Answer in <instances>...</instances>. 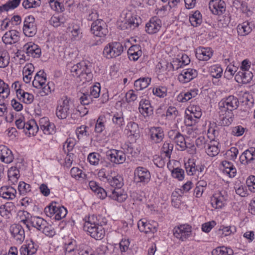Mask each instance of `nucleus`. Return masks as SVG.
I'll list each match as a JSON object with an SVG mask.
<instances>
[{
  "label": "nucleus",
  "instance_id": "nucleus-1",
  "mask_svg": "<svg viewBox=\"0 0 255 255\" xmlns=\"http://www.w3.org/2000/svg\"><path fill=\"white\" fill-rule=\"evenodd\" d=\"M97 217L93 215L90 216L87 221H86L83 228L92 238L100 240L104 238L105 231L102 225L97 222Z\"/></svg>",
  "mask_w": 255,
  "mask_h": 255
},
{
  "label": "nucleus",
  "instance_id": "nucleus-2",
  "mask_svg": "<svg viewBox=\"0 0 255 255\" xmlns=\"http://www.w3.org/2000/svg\"><path fill=\"white\" fill-rule=\"evenodd\" d=\"M91 30L94 36L99 38L97 40L95 39V42L91 43L92 46L101 44L104 41L109 32L108 26L102 19H97L93 21L91 25Z\"/></svg>",
  "mask_w": 255,
  "mask_h": 255
},
{
  "label": "nucleus",
  "instance_id": "nucleus-3",
  "mask_svg": "<svg viewBox=\"0 0 255 255\" xmlns=\"http://www.w3.org/2000/svg\"><path fill=\"white\" fill-rule=\"evenodd\" d=\"M240 163L247 169L255 170V148L251 147L240 155Z\"/></svg>",
  "mask_w": 255,
  "mask_h": 255
},
{
  "label": "nucleus",
  "instance_id": "nucleus-4",
  "mask_svg": "<svg viewBox=\"0 0 255 255\" xmlns=\"http://www.w3.org/2000/svg\"><path fill=\"white\" fill-rule=\"evenodd\" d=\"M123 51L124 47L122 44L120 42H114L105 47L103 54L108 59L114 58L121 55Z\"/></svg>",
  "mask_w": 255,
  "mask_h": 255
},
{
  "label": "nucleus",
  "instance_id": "nucleus-5",
  "mask_svg": "<svg viewBox=\"0 0 255 255\" xmlns=\"http://www.w3.org/2000/svg\"><path fill=\"white\" fill-rule=\"evenodd\" d=\"M15 125L18 129H23L25 134L28 136L34 135L38 130L34 120L25 123L22 119H19L15 121Z\"/></svg>",
  "mask_w": 255,
  "mask_h": 255
},
{
  "label": "nucleus",
  "instance_id": "nucleus-6",
  "mask_svg": "<svg viewBox=\"0 0 255 255\" xmlns=\"http://www.w3.org/2000/svg\"><path fill=\"white\" fill-rule=\"evenodd\" d=\"M71 109L69 100L67 99L59 101L56 108V115L59 119H65L71 113Z\"/></svg>",
  "mask_w": 255,
  "mask_h": 255
},
{
  "label": "nucleus",
  "instance_id": "nucleus-7",
  "mask_svg": "<svg viewBox=\"0 0 255 255\" xmlns=\"http://www.w3.org/2000/svg\"><path fill=\"white\" fill-rule=\"evenodd\" d=\"M238 103L239 100L237 98L233 96H230L219 103L220 110H222V112L226 111L232 112L233 111L237 109Z\"/></svg>",
  "mask_w": 255,
  "mask_h": 255
},
{
  "label": "nucleus",
  "instance_id": "nucleus-8",
  "mask_svg": "<svg viewBox=\"0 0 255 255\" xmlns=\"http://www.w3.org/2000/svg\"><path fill=\"white\" fill-rule=\"evenodd\" d=\"M21 222L25 225L29 230L31 229V227H33L40 231L42 227L46 224L45 220L37 216L27 217L25 219L21 220Z\"/></svg>",
  "mask_w": 255,
  "mask_h": 255
},
{
  "label": "nucleus",
  "instance_id": "nucleus-9",
  "mask_svg": "<svg viewBox=\"0 0 255 255\" xmlns=\"http://www.w3.org/2000/svg\"><path fill=\"white\" fill-rule=\"evenodd\" d=\"M23 31L28 37H32L37 32V27L35 24V18L32 15L26 17L23 22Z\"/></svg>",
  "mask_w": 255,
  "mask_h": 255
},
{
  "label": "nucleus",
  "instance_id": "nucleus-10",
  "mask_svg": "<svg viewBox=\"0 0 255 255\" xmlns=\"http://www.w3.org/2000/svg\"><path fill=\"white\" fill-rule=\"evenodd\" d=\"M134 180L137 183L146 184L150 180L151 175L147 169L143 167H137L134 170Z\"/></svg>",
  "mask_w": 255,
  "mask_h": 255
},
{
  "label": "nucleus",
  "instance_id": "nucleus-11",
  "mask_svg": "<svg viewBox=\"0 0 255 255\" xmlns=\"http://www.w3.org/2000/svg\"><path fill=\"white\" fill-rule=\"evenodd\" d=\"M253 104L251 96L249 93L244 92L242 97L240 96V110L244 112L243 117H246L249 114Z\"/></svg>",
  "mask_w": 255,
  "mask_h": 255
},
{
  "label": "nucleus",
  "instance_id": "nucleus-12",
  "mask_svg": "<svg viewBox=\"0 0 255 255\" xmlns=\"http://www.w3.org/2000/svg\"><path fill=\"white\" fill-rule=\"evenodd\" d=\"M106 156L108 160L115 164L123 163L126 159V154L123 151L114 149L107 151Z\"/></svg>",
  "mask_w": 255,
  "mask_h": 255
},
{
  "label": "nucleus",
  "instance_id": "nucleus-13",
  "mask_svg": "<svg viewBox=\"0 0 255 255\" xmlns=\"http://www.w3.org/2000/svg\"><path fill=\"white\" fill-rule=\"evenodd\" d=\"M191 234V227L188 225H182L173 229V235L175 237L182 241H185L190 236Z\"/></svg>",
  "mask_w": 255,
  "mask_h": 255
},
{
  "label": "nucleus",
  "instance_id": "nucleus-14",
  "mask_svg": "<svg viewBox=\"0 0 255 255\" xmlns=\"http://www.w3.org/2000/svg\"><path fill=\"white\" fill-rule=\"evenodd\" d=\"M10 233L17 244H21L25 239L24 230L20 225L13 224L10 227Z\"/></svg>",
  "mask_w": 255,
  "mask_h": 255
},
{
  "label": "nucleus",
  "instance_id": "nucleus-15",
  "mask_svg": "<svg viewBox=\"0 0 255 255\" xmlns=\"http://www.w3.org/2000/svg\"><path fill=\"white\" fill-rule=\"evenodd\" d=\"M209 8L213 14L221 15L226 10V4L222 0H212L209 3Z\"/></svg>",
  "mask_w": 255,
  "mask_h": 255
},
{
  "label": "nucleus",
  "instance_id": "nucleus-16",
  "mask_svg": "<svg viewBox=\"0 0 255 255\" xmlns=\"http://www.w3.org/2000/svg\"><path fill=\"white\" fill-rule=\"evenodd\" d=\"M157 224L153 222V224L147 222L145 219L140 220L138 222L137 226L140 232L147 234L149 233H154L157 232Z\"/></svg>",
  "mask_w": 255,
  "mask_h": 255
},
{
  "label": "nucleus",
  "instance_id": "nucleus-17",
  "mask_svg": "<svg viewBox=\"0 0 255 255\" xmlns=\"http://www.w3.org/2000/svg\"><path fill=\"white\" fill-rule=\"evenodd\" d=\"M108 196L119 202L125 201L128 198V195L124 190L121 189H111L107 192Z\"/></svg>",
  "mask_w": 255,
  "mask_h": 255
},
{
  "label": "nucleus",
  "instance_id": "nucleus-18",
  "mask_svg": "<svg viewBox=\"0 0 255 255\" xmlns=\"http://www.w3.org/2000/svg\"><path fill=\"white\" fill-rule=\"evenodd\" d=\"M23 50L25 51L28 56L33 58H39L41 54L39 46L32 42L26 43L23 47Z\"/></svg>",
  "mask_w": 255,
  "mask_h": 255
},
{
  "label": "nucleus",
  "instance_id": "nucleus-19",
  "mask_svg": "<svg viewBox=\"0 0 255 255\" xmlns=\"http://www.w3.org/2000/svg\"><path fill=\"white\" fill-rule=\"evenodd\" d=\"M20 33L15 30H11L6 32L2 37V41L5 44H12L19 40Z\"/></svg>",
  "mask_w": 255,
  "mask_h": 255
},
{
  "label": "nucleus",
  "instance_id": "nucleus-20",
  "mask_svg": "<svg viewBox=\"0 0 255 255\" xmlns=\"http://www.w3.org/2000/svg\"><path fill=\"white\" fill-rule=\"evenodd\" d=\"M161 27V22L156 17L151 18L149 21L146 23L145 26V31L149 34H154L157 32Z\"/></svg>",
  "mask_w": 255,
  "mask_h": 255
},
{
  "label": "nucleus",
  "instance_id": "nucleus-21",
  "mask_svg": "<svg viewBox=\"0 0 255 255\" xmlns=\"http://www.w3.org/2000/svg\"><path fill=\"white\" fill-rule=\"evenodd\" d=\"M16 190L11 186H4L0 188V196L6 200H13L15 198Z\"/></svg>",
  "mask_w": 255,
  "mask_h": 255
},
{
  "label": "nucleus",
  "instance_id": "nucleus-22",
  "mask_svg": "<svg viewBox=\"0 0 255 255\" xmlns=\"http://www.w3.org/2000/svg\"><path fill=\"white\" fill-rule=\"evenodd\" d=\"M150 138L153 143H158L163 139L164 133L161 128L152 127L149 131Z\"/></svg>",
  "mask_w": 255,
  "mask_h": 255
},
{
  "label": "nucleus",
  "instance_id": "nucleus-23",
  "mask_svg": "<svg viewBox=\"0 0 255 255\" xmlns=\"http://www.w3.org/2000/svg\"><path fill=\"white\" fill-rule=\"evenodd\" d=\"M197 71L193 69H187L182 71L178 76L180 81L183 83H187L197 76Z\"/></svg>",
  "mask_w": 255,
  "mask_h": 255
},
{
  "label": "nucleus",
  "instance_id": "nucleus-24",
  "mask_svg": "<svg viewBox=\"0 0 255 255\" xmlns=\"http://www.w3.org/2000/svg\"><path fill=\"white\" fill-rule=\"evenodd\" d=\"M87 65L85 61H81L73 66H71L69 64L68 66L69 68H70V72L72 75L74 77L80 78L84 70L86 69Z\"/></svg>",
  "mask_w": 255,
  "mask_h": 255
},
{
  "label": "nucleus",
  "instance_id": "nucleus-25",
  "mask_svg": "<svg viewBox=\"0 0 255 255\" xmlns=\"http://www.w3.org/2000/svg\"><path fill=\"white\" fill-rule=\"evenodd\" d=\"M0 159L5 163H10L13 160L12 151L4 145H0Z\"/></svg>",
  "mask_w": 255,
  "mask_h": 255
},
{
  "label": "nucleus",
  "instance_id": "nucleus-26",
  "mask_svg": "<svg viewBox=\"0 0 255 255\" xmlns=\"http://www.w3.org/2000/svg\"><path fill=\"white\" fill-rule=\"evenodd\" d=\"M213 52L209 47H199L196 53L197 58L199 60L207 61L212 56Z\"/></svg>",
  "mask_w": 255,
  "mask_h": 255
},
{
  "label": "nucleus",
  "instance_id": "nucleus-27",
  "mask_svg": "<svg viewBox=\"0 0 255 255\" xmlns=\"http://www.w3.org/2000/svg\"><path fill=\"white\" fill-rule=\"evenodd\" d=\"M225 198L221 192L215 193L211 199V203L213 207L216 209H220L224 206Z\"/></svg>",
  "mask_w": 255,
  "mask_h": 255
},
{
  "label": "nucleus",
  "instance_id": "nucleus-28",
  "mask_svg": "<svg viewBox=\"0 0 255 255\" xmlns=\"http://www.w3.org/2000/svg\"><path fill=\"white\" fill-rule=\"evenodd\" d=\"M46 81L45 74L43 71H39L35 75L32 81V85L36 88H41L45 85Z\"/></svg>",
  "mask_w": 255,
  "mask_h": 255
},
{
  "label": "nucleus",
  "instance_id": "nucleus-29",
  "mask_svg": "<svg viewBox=\"0 0 255 255\" xmlns=\"http://www.w3.org/2000/svg\"><path fill=\"white\" fill-rule=\"evenodd\" d=\"M130 60H137L142 55L141 47L138 45H133L129 47L128 51Z\"/></svg>",
  "mask_w": 255,
  "mask_h": 255
},
{
  "label": "nucleus",
  "instance_id": "nucleus-30",
  "mask_svg": "<svg viewBox=\"0 0 255 255\" xmlns=\"http://www.w3.org/2000/svg\"><path fill=\"white\" fill-rule=\"evenodd\" d=\"M220 124L223 126H227L230 125L233 121L232 117L234 116L232 112L230 111L222 112L220 110L219 112Z\"/></svg>",
  "mask_w": 255,
  "mask_h": 255
},
{
  "label": "nucleus",
  "instance_id": "nucleus-31",
  "mask_svg": "<svg viewBox=\"0 0 255 255\" xmlns=\"http://www.w3.org/2000/svg\"><path fill=\"white\" fill-rule=\"evenodd\" d=\"M218 145V142L216 141H209L205 148L207 154L211 157L217 155L220 152Z\"/></svg>",
  "mask_w": 255,
  "mask_h": 255
},
{
  "label": "nucleus",
  "instance_id": "nucleus-32",
  "mask_svg": "<svg viewBox=\"0 0 255 255\" xmlns=\"http://www.w3.org/2000/svg\"><path fill=\"white\" fill-rule=\"evenodd\" d=\"M89 185L94 192L97 193L100 198L104 199L107 196V191L104 188L100 187L96 182L91 181L89 182Z\"/></svg>",
  "mask_w": 255,
  "mask_h": 255
},
{
  "label": "nucleus",
  "instance_id": "nucleus-33",
  "mask_svg": "<svg viewBox=\"0 0 255 255\" xmlns=\"http://www.w3.org/2000/svg\"><path fill=\"white\" fill-rule=\"evenodd\" d=\"M114 174H115V172L114 170L111 169L105 168L101 169L98 173V176L101 180L104 181L106 180L108 183H109L110 180L112 178Z\"/></svg>",
  "mask_w": 255,
  "mask_h": 255
},
{
  "label": "nucleus",
  "instance_id": "nucleus-34",
  "mask_svg": "<svg viewBox=\"0 0 255 255\" xmlns=\"http://www.w3.org/2000/svg\"><path fill=\"white\" fill-rule=\"evenodd\" d=\"M8 180L12 184H15L18 181L19 177V172L15 167H12L8 169L7 172Z\"/></svg>",
  "mask_w": 255,
  "mask_h": 255
},
{
  "label": "nucleus",
  "instance_id": "nucleus-35",
  "mask_svg": "<svg viewBox=\"0 0 255 255\" xmlns=\"http://www.w3.org/2000/svg\"><path fill=\"white\" fill-rule=\"evenodd\" d=\"M14 208L15 206L12 203H6L4 205L0 206V214L2 217H9V215Z\"/></svg>",
  "mask_w": 255,
  "mask_h": 255
},
{
  "label": "nucleus",
  "instance_id": "nucleus-36",
  "mask_svg": "<svg viewBox=\"0 0 255 255\" xmlns=\"http://www.w3.org/2000/svg\"><path fill=\"white\" fill-rule=\"evenodd\" d=\"M109 183L114 189H121L124 185L123 179L120 175L114 174Z\"/></svg>",
  "mask_w": 255,
  "mask_h": 255
},
{
  "label": "nucleus",
  "instance_id": "nucleus-37",
  "mask_svg": "<svg viewBox=\"0 0 255 255\" xmlns=\"http://www.w3.org/2000/svg\"><path fill=\"white\" fill-rule=\"evenodd\" d=\"M151 79L149 78H142L134 82V87L136 91L141 90L146 88L149 84Z\"/></svg>",
  "mask_w": 255,
  "mask_h": 255
},
{
  "label": "nucleus",
  "instance_id": "nucleus-38",
  "mask_svg": "<svg viewBox=\"0 0 255 255\" xmlns=\"http://www.w3.org/2000/svg\"><path fill=\"white\" fill-rule=\"evenodd\" d=\"M36 251L37 249L34 247L33 243L23 245L20 249L21 255H33Z\"/></svg>",
  "mask_w": 255,
  "mask_h": 255
},
{
  "label": "nucleus",
  "instance_id": "nucleus-39",
  "mask_svg": "<svg viewBox=\"0 0 255 255\" xmlns=\"http://www.w3.org/2000/svg\"><path fill=\"white\" fill-rule=\"evenodd\" d=\"M189 21L191 25L194 27H197L202 21V15L198 10L195 11L192 15L189 16Z\"/></svg>",
  "mask_w": 255,
  "mask_h": 255
},
{
  "label": "nucleus",
  "instance_id": "nucleus-40",
  "mask_svg": "<svg viewBox=\"0 0 255 255\" xmlns=\"http://www.w3.org/2000/svg\"><path fill=\"white\" fill-rule=\"evenodd\" d=\"M9 62V57L8 52L4 49L0 50V68L6 67Z\"/></svg>",
  "mask_w": 255,
  "mask_h": 255
},
{
  "label": "nucleus",
  "instance_id": "nucleus-41",
  "mask_svg": "<svg viewBox=\"0 0 255 255\" xmlns=\"http://www.w3.org/2000/svg\"><path fill=\"white\" fill-rule=\"evenodd\" d=\"M199 93V90L197 89L194 88L190 89L187 92L184 93L183 94H181L182 99L181 101L182 102H185L190 100L192 98L195 97Z\"/></svg>",
  "mask_w": 255,
  "mask_h": 255
},
{
  "label": "nucleus",
  "instance_id": "nucleus-42",
  "mask_svg": "<svg viewBox=\"0 0 255 255\" xmlns=\"http://www.w3.org/2000/svg\"><path fill=\"white\" fill-rule=\"evenodd\" d=\"M41 3L40 0H24L22 5L24 8L29 9L39 7Z\"/></svg>",
  "mask_w": 255,
  "mask_h": 255
},
{
  "label": "nucleus",
  "instance_id": "nucleus-43",
  "mask_svg": "<svg viewBox=\"0 0 255 255\" xmlns=\"http://www.w3.org/2000/svg\"><path fill=\"white\" fill-rule=\"evenodd\" d=\"M10 93V89L8 84H6L3 80L0 79V95L3 98L8 97Z\"/></svg>",
  "mask_w": 255,
  "mask_h": 255
},
{
  "label": "nucleus",
  "instance_id": "nucleus-44",
  "mask_svg": "<svg viewBox=\"0 0 255 255\" xmlns=\"http://www.w3.org/2000/svg\"><path fill=\"white\" fill-rule=\"evenodd\" d=\"M186 172L189 175H193L196 173L195 163L193 160L189 159L184 164Z\"/></svg>",
  "mask_w": 255,
  "mask_h": 255
},
{
  "label": "nucleus",
  "instance_id": "nucleus-45",
  "mask_svg": "<svg viewBox=\"0 0 255 255\" xmlns=\"http://www.w3.org/2000/svg\"><path fill=\"white\" fill-rule=\"evenodd\" d=\"M93 74L91 69L86 66V69L82 73L81 76L80 77V80L83 83L91 81L93 79Z\"/></svg>",
  "mask_w": 255,
  "mask_h": 255
},
{
  "label": "nucleus",
  "instance_id": "nucleus-46",
  "mask_svg": "<svg viewBox=\"0 0 255 255\" xmlns=\"http://www.w3.org/2000/svg\"><path fill=\"white\" fill-rule=\"evenodd\" d=\"M173 141L179 146L180 150H184L187 147L185 138L180 133H179Z\"/></svg>",
  "mask_w": 255,
  "mask_h": 255
},
{
  "label": "nucleus",
  "instance_id": "nucleus-47",
  "mask_svg": "<svg viewBox=\"0 0 255 255\" xmlns=\"http://www.w3.org/2000/svg\"><path fill=\"white\" fill-rule=\"evenodd\" d=\"M242 241H245L248 243H251L255 239V232L253 231H242Z\"/></svg>",
  "mask_w": 255,
  "mask_h": 255
},
{
  "label": "nucleus",
  "instance_id": "nucleus-48",
  "mask_svg": "<svg viewBox=\"0 0 255 255\" xmlns=\"http://www.w3.org/2000/svg\"><path fill=\"white\" fill-rule=\"evenodd\" d=\"M40 231H41L46 236L50 237H53L55 234V232L52 226L49 225L46 221V224L42 227Z\"/></svg>",
  "mask_w": 255,
  "mask_h": 255
},
{
  "label": "nucleus",
  "instance_id": "nucleus-49",
  "mask_svg": "<svg viewBox=\"0 0 255 255\" xmlns=\"http://www.w3.org/2000/svg\"><path fill=\"white\" fill-rule=\"evenodd\" d=\"M153 94L160 98H163L167 95V88L163 86H159L154 88L152 90Z\"/></svg>",
  "mask_w": 255,
  "mask_h": 255
},
{
  "label": "nucleus",
  "instance_id": "nucleus-50",
  "mask_svg": "<svg viewBox=\"0 0 255 255\" xmlns=\"http://www.w3.org/2000/svg\"><path fill=\"white\" fill-rule=\"evenodd\" d=\"M88 127L86 126H81L77 128L76 132L78 139H80L84 136H88L89 133L87 131Z\"/></svg>",
  "mask_w": 255,
  "mask_h": 255
},
{
  "label": "nucleus",
  "instance_id": "nucleus-51",
  "mask_svg": "<svg viewBox=\"0 0 255 255\" xmlns=\"http://www.w3.org/2000/svg\"><path fill=\"white\" fill-rule=\"evenodd\" d=\"M233 230L231 229V227H221L217 231L216 234L219 238H223L229 235Z\"/></svg>",
  "mask_w": 255,
  "mask_h": 255
},
{
  "label": "nucleus",
  "instance_id": "nucleus-52",
  "mask_svg": "<svg viewBox=\"0 0 255 255\" xmlns=\"http://www.w3.org/2000/svg\"><path fill=\"white\" fill-rule=\"evenodd\" d=\"M209 141L208 138H206L204 136H200L196 140V146L200 149L206 148Z\"/></svg>",
  "mask_w": 255,
  "mask_h": 255
},
{
  "label": "nucleus",
  "instance_id": "nucleus-53",
  "mask_svg": "<svg viewBox=\"0 0 255 255\" xmlns=\"http://www.w3.org/2000/svg\"><path fill=\"white\" fill-rule=\"evenodd\" d=\"M198 120V119H196V117L192 113H189V114H188L186 113L184 123L187 126H192L195 124Z\"/></svg>",
  "mask_w": 255,
  "mask_h": 255
},
{
  "label": "nucleus",
  "instance_id": "nucleus-54",
  "mask_svg": "<svg viewBox=\"0 0 255 255\" xmlns=\"http://www.w3.org/2000/svg\"><path fill=\"white\" fill-rule=\"evenodd\" d=\"M105 118L104 116H101L97 120L95 126V131L98 133H101L105 129L104 121Z\"/></svg>",
  "mask_w": 255,
  "mask_h": 255
},
{
  "label": "nucleus",
  "instance_id": "nucleus-55",
  "mask_svg": "<svg viewBox=\"0 0 255 255\" xmlns=\"http://www.w3.org/2000/svg\"><path fill=\"white\" fill-rule=\"evenodd\" d=\"M222 72L223 70L220 66H214L210 68V74L213 78H220L222 76Z\"/></svg>",
  "mask_w": 255,
  "mask_h": 255
},
{
  "label": "nucleus",
  "instance_id": "nucleus-56",
  "mask_svg": "<svg viewBox=\"0 0 255 255\" xmlns=\"http://www.w3.org/2000/svg\"><path fill=\"white\" fill-rule=\"evenodd\" d=\"M173 144L166 141L164 143L162 147V151L165 154V156L170 157L171 153L173 150Z\"/></svg>",
  "mask_w": 255,
  "mask_h": 255
},
{
  "label": "nucleus",
  "instance_id": "nucleus-57",
  "mask_svg": "<svg viewBox=\"0 0 255 255\" xmlns=\"http://www.w3.org/2000/svg\"><path fill=\"white\" fill-rule=\"evenodd\" d=\"M172 176L179 180H182L184 177V171L178 167L174 168L172 171Z\"/></svg>",
  "mask_w": 255,
  "mask_h": 255
},
{
  "label": "nucleus",
  "instance_id": "nucleus-58",
  "mask_svg": "<svg viewBox=\"0 0 255 255\" xmlns=\"http://www.w3.org/2000/svg\"><path fill=\"white\" fill-rule=\"evenodd\" d=\"M55 204L56 203H52L45 208L44 212L48 216L51 217L52 215H56L58 207H56Z\"/></svg>",
  "mask_w": 255,
  "mask_h": 255
},
{
  "label": "nucleus",
  "instance_id": "nucleus-59",
  "mask_svg": "<svg viewBox=\"0 0 255 255\" xmlns=\"http://www.w3.org/2000/svg\"><path fill=\"white\" fill-rule=\"evenodd\" d=\"M18 189L21 195H24L26 193L30 191L31 186L24 182H20L19 183Z\"/></svg>",
  "mask_w": 255,
  "mask_h": 255
},
{
  "label": "nucleus",
  "instance_id": "nucleus-60",
  "mask_svg": "<svg viewBox=\"0 0 255 255\" xmlns=\"http://www.w3.org/2000/svg\"><path fill=\"white\" fill-rule=\"evenodd\" d=\"M246 184L250 191L255 193V176L250 175L246 180Z\"/></svg>",
  "mask_w": 255,
  "mask_h": 255
},
{
  "label": "nucleus",
  "instance_id": "nucleus-61",
  "mask_svg": "<svg viewBox=\"0 0 255 255\" xmlns=\"http://www.w3.org/2000/svg\"><path fill=\"white\" fill-rule=\"evenodd\" d=\"M178 112L175 107H169L166 111V117L169 119H174L178 115Z\"/></svg>",
  "mask_w": 255,
  "mask_h": 255
},
{
  "label": "nucleus",
  "instance_id": "nucleus-62",
  "mask_svg": "<svg viewBox=\"0 0 255 255\" xmlns=\"http://www.w3.org/2000/svg\"><path fill=\"white\" fill-rule=\"evenodd\" d=\"M139 20L135 17H131L129 18L127 23V28H129L131 29H134L135 28L137 27L139 25Z\"/></svg>",
  "mask_w": 255,
  "mask_h": 255
},
{
  "label": "nucleus",
  "instance_id": "nucleus-63",
  "mask_svg": "<svg viewBox=\"0 0 255 255\" xmlns=\"http://www.w3.org/2000/svg\"><path fill=\"white\" fill-rule=\"evenodd\" d=\"M241 29L242 30V31L240 32V35L241 36H246L252 31L251 27L248 21H245L242 23Z\"/></svg>",
  "mask_w": 255,
  "mask_h": 255
},
{
  "label": "nucleus",
  "instance_id": "nucleus-64",
  "mask_svg": "<svg viewBox=\"0 0 255 255\" xmlns=\"http://www.w3.org/2000/svg\"><path fill=\"white\" fill-rule=\"evenodd\" d=\"M93 98L89 94L88 92L83 94V95L80 97V100L81 103L83 105H89L92 102Z\"/></svg>",
  "mask_w": 255,
  "mask_h": 255
}]
</instances>
